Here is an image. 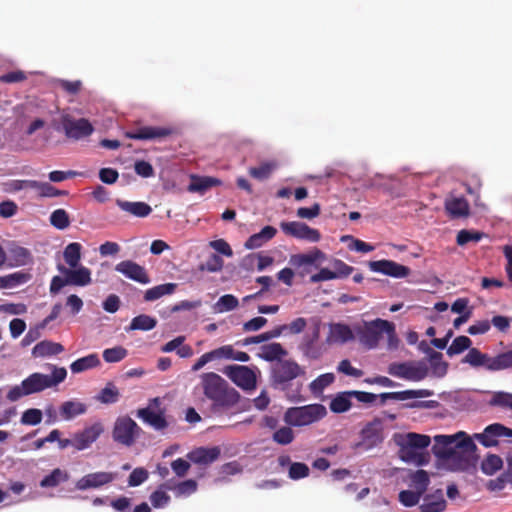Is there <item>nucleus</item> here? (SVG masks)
Returning a JSON list of instances; mask_svg holds the SVG:
<instances>
[{"mask_svg": "<svg viewBox=\"0 0 512 512\" xmlns=\"http://www.w3.org/2000/svg\"><path fill=\"white\" fill-rule=\"evenodd\" d=\"M86 411V405L79 401H65L60 406V415L64 420H71L78 415L84 414Z\"/></svg>", "mask_w": 512, "mask_h": 512, "instance_id": "c9c22d12", "label": "nucleus"}, {"mask_svg": "<svg viewBox=\"0 0 512 512\" xmlns=\"http://www.w3.org/2000/svg\"><path fill=\"white\" fill-rule=\"evenodd\" d=\"M319 336V328L316 327L311 334H307L303 337L299 344V350L306 358L316 360L322 356L323 349L318 343Z\"/></svg>", "mask_w": 512, "mask_h": 512, "instance_id": "6ab92c4d", "label": "nucleus"}, {"mask_svg": "<svg viewBox=\"0 0 512 512\" xmlns=\"http://www.w3.org/2000/svg\"><path fill=\"white\" fill-rule=\"evenodd\" d=\"M221 454V450L218 446L214 447H199L187 454V458L199 465H208L216 461Z\"/></svg>", "mask_w": 512, "mask_h": 512, "instance_id": "b1692460", "label": "nucleus"}, {"mask_svg": "<svg viewBox=\"0 0 512 512\" xmlns=\"http://www.w3.org/2000/svg\"><path fill=\"white\" fill-rule=\"evenodd\" d=\"M43 414L40 409L30 408L23 412L21 423L24 425H37L42 421Z\"/></svg>", "mask_w": 512, "mask_h": 512, "instance_id": "0e129e2a", "label": "nucleus"}, {"mask_svg": "<svg viewBox=\"0 0 512 512\" xmlns=\"http://www.w3.org/2000/svg\"><path fill=\"white\" fill-rule=\"evenodd\" d=\"M477 447L464 432L434 436L433 454L453 471H465L476 463Z\"/></svg>", "mask_w": 512, "mask_h": 512, "instance_id": "f257e3e1", "label": "nucleus"}, {"mask_svg": "<svg viewBox=\"0 0 512 512\" xmlns=\"http://www.w3.org/2000/svg\"><path fill=\"white\" fill-rule=\"evenodd\" d=\"M142 429L129 416L118 417L112 430L113 440L126 447H131L139 437Z\"/></svg>", "mask_w": 512, "mask_h": 512, "instance_id": "0eeeda50", "label": "nucleus"}, {"mask_svg": "<svg viewBox=\"0 0 512 512\" xmlns=\"http://www.w3.org/2000/svg\"><path fill=\"white\" fill-rule=\"evenodd\" d=\"M326 414V408L322 404H310L288 408L284 420L290 426L301 427L319 421Z\"/></svg>", "mask_w": 512, "mask_h": 512, "instance_id": "423d86ee", "label": "nucleus"}, {"mask_svg": "<svg viewBox=\"0 0 512 512\" xmlns=\"http://www.w3.org/2000/svg\"><path fill=\"white\" fill-rule=\"evenodd\" d=\"M203 394L212 401L211 409L217 413L233 408L240 400V394L230 387L226 380L215 372L200 376Z\"/></svg>", "mask_w": 512, "mask_h": 512, "instance_id": "f03ea898", "label": "nucleus"}, {"mask_svg": "<svg viewBox=\"0 0 512 512\" xmlns=\"http://www.w3.org/2000/svg\"><path fill=\"white\" fill-rule=\"evenodd\" d=\"M57 269L68 278L69 285L86 286L91 283V271L85 266L78 265L76 268H66L59 264Z\"/></svg>", "mask_w": 512, "mask_h": 512, "instance_id": "aec40b11", "label": "nucleus"}, {"mask_svg": "<svg viewBox=\"0 0 512 512\" xmlns=\"http://www.w3.org/2000/svg\"><path fill=\"white\" fill-rule=\"evenodd\" d=\"M100 363L101 362L98 355L96 353H92L72 362L70 369L73 373H81L83 371L98 367Z\"/></svg>", "mask_w": 512, "mask_h": 512, "instance_id": "58836bf2", "label": "nucleus"}, {"mask_svg": "<svg viewBox=\"0 0 512 512\" xmlns=\"http://www.w3.org/2000/svg\"><path fill=\"white\" fill-rule=\"evenodd\" d=\"M412 487L422 495L427 491L430 484L429 474L425 470H417L411 476Z\"/></svg>", "mask_w": 512, "mask_h": 512, "instance_id": "8fccbe9b", "label": "nucleus"}, {"mask_svg": "<svg viewBox=\"0 0 512 512\" xmlns=\"http://www.w3.org/2000/svg\"><path fill=\"white\" fill-rule=\"evenodd\" d=\"M221 183V180L215 177L192 175L187 190L192 193L204 194L210 188L220 186Z\"/></svg>", "mask_w": 512, "mask_h": 512, "instance_id": "cd10ccee", "label": "nucleus"}, {"mask_svg": "<svg viewBox=\"0 0 512 512\" xmlns=\"http://www.w3.org/2000/svg\"><path fill=\"white\" fill-rule=\"evenodd\" d=\"M148 471L142 467L135 468L129 475L128 485L131 487L139 486L148 479Z\"/></svg>", "mask_w": 512, "mask_h": 512, "instance_id": "338daca9", "label": "nucleus"}, {"mask_svg": "<svg viewBox=\"0 0 512 512\" xmlns=\"http://www.w3.org/2000/svg\"><path fill=\"white\" fill-rule=\"evenodd\" d=\"M423 495L416 490H402L398 495L399 502L405 507L417 505Z\"/></svg>", "mask_w": 512, "mask_h": 512, "instance_id": "bf43d9fd", "label": "nucleus"}, {"mask_svg": "<svg viewBox=\"0 0 512 512\" xmlns=\"http://www.w3.org/2000/svg\"><path fill=\"white\" fill-rule=\"evenodd\" d=\"M286 354L287 352L280 343H270L261 347L260 357L266 361H274Z\"/></svg>", "mask_w": 512, "mask_h": 512, "instance_id": "c03bdc74", "label": "nucleus"}, {"mask_svg": "<svg viewBox=\"0 0 512 512\" xmlns=\"http://www.w3.org/2000/svg\"><path fill=\"white\" fill-rule=\"evenodd\" d=\"M197 482L193 479H188L175 484L174 486H168V489L175 492L177 496L190 495L197 490Z\"/></svg>", "mask_w": 512, "mask_h": 512, "instance_id": "13d9d810", "label": "nucleus"}, {"mask_svg": "<svg viewBox=\"0 0 512 512\" xmlns=\"http://www.w3.org/2000/svg\"><path fill=\"white\" fill-rule=\"evenodd\" d=\"M34 189L38 191L40 197H58L67 194L66 191L59 190L47 182L37 181V185Z\"/></svg>", "mask_w": 512, "mask_h": 512, "instance_id": "680f3d73", "label": "nucleus"}, {"mask_svg": "<svg viewBox=\"0 0 512 512\" xmlns=\"http://www.w3.org/2000/svg\"><path fill=\"white\" fill-rule=\"evenodd\" d=\"M114 479L115 474L112 472L99 471L89 473L78 479L75 484V487L77 490L80 491H85L88 489H97L113 482Z\"/></svg>", "mask_w": 512, "mask_h": 512, "instance_id": "dca6fc26", "label": "nucleus"}, {"mask_svg": "<svg viewBox=\"0 0 512 512\" xmlns=\"http://www.w3.org/2000/svg\"><path fill=\"white\" fill-rule=\"evenodd\" d=\"M275 167L274 162H264L258 167H251L249 169V175L257 180H265L270 177Z\"/></svg>", "mask_w": 512, "mask_h": 512, "instance_id": "603ef678", "label": "nucleus"}, {"mask_svg": "<svg viewBox=\"0 0 512 512\" xmlns=\"http://www.w3.org/2000/svg\"><path fill=\"white\" fill-rule=\"evenodd\" d=\"M503 466L502 458L496 454H489L481 463V470L486 475H493Z\"/></svg>", "mask_w": 512, "mask_h": 512, "instance_id": "49530a36", "label": "nucleus"}, {"mask_svg": "<svg viewBox=\"0 0 512 512\" xmlns=\"http://www.w3.org/2000/svg\"><path fill=\"white\" fill-rule=\"evenodd\" d=\"M352 329L344 323H332L329 325L327 342L330 344H344L354 340Z\"/></svg>", "mask_w": 512, "mask_h": 512, "instance_id": "a878e982", "label": "nucleus"}, {"mask_svg": "<svg viewBox=\"0 0 512 512\" xmlns=\"http://www.w3.org/2000/svg\"><path fill=\"white\" fill-rule=\"evenodd\" d=\"M128 354V351L122 346L108 348L103 351V359L108 363H116L123 360Z\"/></svg>", "mask_w": 512, "mask_h": 512, "instance_id": "052dcab7", "label": "nucleus"}, {"mask_svg": "<svg viewBox=\"0 0 512 512\" xmlns=\"http://www.w3.org/2000/svg\"><path fill=\"white\" fill-rule=\"evenodd\" d=\"M174 133L173 128L165 126H138L125 132V137L132 140H161Z\"/></svg>", "mask_w": 512, "mask_h": 512, "instance_id": "9b49d317", "label": "nucleus"}, {"mask_svg": "<svg viewBox=\"0 0 512 512\" xmlns=\"http://www.w3.org/2000/svg\"><path fill=\"white\" fill-rule=\"evenodd\" d=\"M334 380L335 376L333 373L321 374L310 383L309 388L313 394L319 395L325 388L330 386Z\"/></svg>", "mask_w": 512, "mask_h": 512, "instance_id": "09e8293b", "label": "nucleus"}, {"mask_svg": "<svg viewBox=\"0 0 512 512\" xmlns=\"http://www.w3.org/2000/svg\"><path fill=\"white\" fill-rule=\"evenodd\" d=\"M382 419L376 417L371 422L367 423L361 430V436L365 443L369 446H375L382 442Z\"/></svg>", "mask_w": 512, "mask_h": 512, "instance_id": "bb28decb", "label": "nucleus"}, {"mask_svg": "<svg viewBox=\"0 0 512 512\" xmlns=\"http://www.w3.org/2000/svg\"><path fill=\"white\" fill-rule=\"evenodd\" d=\"M81 249V244L77 242H72L65 247L63 258L69 267L76 268L79 265L81 260Z\"/></svg>", "mask_w": 512, "mask_h": 512, "instance_id": "a19ab883", "label": "nucleus"}, {"mask_svg": "<svg viewBox=\"0 0 512 512\" xmlns=\"http://www.w3.org/2000/svg\"><path fill=\"white\" fill-rule=\"evenodd\" d=\"M325 259V254L318 248H313L308 253L295 254L290 258V263L296 267L312 265L319 260Z\"/></svg>", "mask_w": 512, "mask_h": 512, "instance_id": "2f4dec72", "label": "nucleus"}, {"mask_svg": "<svg viewBox=\"0 0 512 512\" xmlns=\"http://www.w3.org/2000/svg\"><path fill=\"white\" fill-rule=\"evenodd\" d=\"M11 267L25 266L32 261L31 253L27 248L15 246L9 249Z\"/></svg>", "mask_w": 512, "mask_h": 512, "instance_id": "e433bc0d", "label": "nucleus"}, {"mask_svg": "<svg viewBox=\"0 0 512 512\" xmlns=\"http://www.w3.org/2000/svg\"><path fill=\"white\" fill-rule=\"evenodd\" d=\"M63 132L67 139L81 141L89 138L94 132V126L86 118H74L64 115L61 118Z\"/></svg>", "mask_w": 512, "mask_h": 512, "instance_id": "6e6552de", "label": "nucleus"}, {"mask_svg": "<svg viewBox=\"0 0 512 512\" xmlns=\"http://www.w3.org/2000/svg\"><path fill=\"white\" fill-rule=\"evenodd\" d=\"M157 320L154 317H151L146 314H141L134 317L130 323V326L126 329L129 330H142L149 331L156 327Z\"/></svg>", "mask_w": 512, "mask_h": 512, "instance_id": "37998d69", "label": "nucleus"}, {"mask_svg": "<svg viewBox=\"0 0 512 512\" xmlns=\"http://www.w3.org/2000/svg\"><path fill=\"white\" fill-rule=\"evenodd\" d=\"M273 440L280 445H288L294 440V432L290 427H282L273 434Z\"/></svg>", "mask_w": 512, "mask_h": 512, "instance_id": "69168bd1", "label": "nucleus"}, {"mask_svg": "<svg viewBox=\"0 0 512 512\" xmlns=\"http://www.w3.org/2000/svg\"><path fill=\"white\" fill-rule=\"evenodd\" d=\"M491 404L512 410V394L506 392H498L493 396Z\"/></svg>", "mask_w": 512, "mask_h": 512, "instance_id": "774afa93", "label": "nucleus"}, {"mask_svg": "<svg viewBox=\"0 0 512 512\" xmlns=\"http://www.w3.org/2000/svg\"><path fill=\"white\" fill-rule=\"evenodd\" d=\"M238 305L239 301L234 295L226 294L218 299L213 306V310L215 313H224L234 310Z\"/></svg>", "mask_w": 512, "mask_h": 512, "instance_id": "a18cd8bd", "label": "nucleus"}, {"mask_svg": "<svg viewBox=\"0 0 512 512\" xmlns=\"http://www.w3.org/2000/svg\"><path fill=\"white\" fill-rule=\"evenodd\" d=\"M463 362L472 367H484L489 371H500L512 368V350L500 353L494 357L482 353L477 348H470Z\"/></svg>", "mask_w": 512, "mask_h": 512, "instance_id": "20e7f679", "label": "nucleus"}, {"mask_svg": "<svg viewBox=\"0 0 512 512\" xmlns=\"http://www.w3.org/2000/svg\"><path fill=\"white\" fill-rule=\"evenodd\" d=\"M177 288L176 283H165L161 285L154 286L148 290H146L144 294L145 301H155L162 296L170 295L174 293Z\"/></svg>", "mask_w": 512, "mask_h": 512, "instance_id": "ea45409f", "label": "nucleus"}, {"mask_svg": "<svg viewBox=\"0 0 512 512\" xmlns=\"http://www.w3.org/2000/svg\"><path fill=\"white\" fill-rule=\"evenodd\" d=\"M104 429L101 423H94L82 431L75 433L74 448L78 451L89 448L103 433Z\"/></svg>", "mask_w": 512, "mask_h": 512, "instance_id": "a211bd4d", "label": "nucleus"}, {"mask_svg": "<svg viewBox=\"0 0 512 512\" xmlns=\"http://www.w3.org/2000/svg\"><path fill=\"white\" fill-rule=\"evenodd\" d=\"M116 204L121 210L140 218L147 217L152 212L151 206L145 202H129L118 199Z\"/></svg>", "mask_w": 512, "mask_h": 512, "instance_id": "7c9ffc66", "label": "nucleus"}, {"mask_svg": "<svg viewBox=\"0 0 512 512\" xmlns=\"http://www.w3.org/2000/svg\"><path fill=\"white\" fill-rule=\"evenodd\" d=\"M399 457L404 462L414 463L418 466L425 465L428 462V454L423 451H417L404 441L400 445Z\"/></svg>", "mask_w": 512, "mask_h": 512, "instance_id": "c85d7f7f", "label": "nucleus"}, {"mask_svg": "<svg viewBox=\"0 0 512 512\" xmlns=\"http://www.w3.org/2000/svg\"><path fill=\"white\" fill-rule=\"evenodd\" d=\"M434 394L429 389H418V390H404L397 392H385L381 393L378 397L380 398V404L383 405L387 400L404 401L408 399L425 398L430 397Z\"/></svg>", "mask_w": 512, "mask_h": 512, "instance_id": "393cba45", "label": "nucleus"}, {"mask_svg": "<svg viewBox=\"0 0 512 512\" xmlns=\"http://www.w3.org/2000/svg\"><path fill=\"white\" fill-rule=\"evenodd\" d=\"M50 223L53 227L64 230L70 225L69 215L66 210L62 208L56 209L50 215Z\"/></svg>", "mask_w": 512, "mask_h": 512, "instance_id": "864d4df0", "label": "nucleus"}, {"mask_svg": "<svg viewBox=\"0 0 512 512\" xmlns=\"http://www.w3.org/2000/svg\"><path fill=\"white\" fill-rule=\"evenodd\" d=\"M115 270L126 278L131 279L140 284L150 283V277L146 269L132 260H124L115 266Z\"/></svg>", "mask_w": 512, "mask_h": 512, "instance_id": "f3484780", "label": "nucleus"}, {"mask_svg": "<svg viewBox=\"0 0 512 512\" xmlns=\"http://www.w3.org/2000/svg\"><path fill=\"white\" fill-rule=\"evenodd\" d=\"M30 279L31 275L23 271L0 276V289L14 288L27 283Z\"/></svg>", "mask_w": 512, "mask_h": 512, "instance_id": "f704fd0d", "label": "nucleus"}, {"mask_svg": "<svg viewBox=\"0 0 512 512\" xmlns=\"http://www.w3.org/2000/svg\"><path fill=\"white\" fill-rule=\"evenodd\" d=\"M512 438V429L500 423L488 425L480 434H475V438L485 447L498 445V438Z\"/></svg>", "mask_w": 512, "mask_h": 512, "instance_id": "2eb2a0df", "label": "nucleus"}, {"mask_svg": "<svg viewBox=\"0 0 512 512\" xmlns=\"http://www.w3.org/2000/svg\"><path fill=\"white\" fill-rule=\"evenodd\" d=\"M410 447L416 449L417 451H423L427 448L431 442L430 437L427 435L417 434V433H408L404 439Z\"/></svg>", "mask_w": 512, "mask_h": 512, "instance_id": "3c124183", "label": "nucleus"}, {"mask_svg": "<svg viewBox=\"0 0 512 512\" xmlns=\"http://www.w3.org/2000/svg\"><path fill=\"white\" fill-rule=\"evenodd\" d=\"M371 271L381 273L396 279L406 278L410 275L409 267L399 264L393 260L370 261L368 264Z\"/></svg>", "mask_w": 512, "mask_h": 512, "instance_id": "4468645a", "label": "nucleus"}, {"mask_svg": "<svg viewBox=\"0 0 512 512\" xmlns=\"http://www.w3.org/2000/svg\"><path fill=\"white\" fill-rule=\"evenodd\" d=\"M67 371L64 367L53 366L52 375L33 373L25 378L20 386L12 387L7 399L11 402L18 401L21 397L41 392L47 388L57 386L66 379Z\"/></svg>", "mask_w": 512, "mask_h": 512, "instance_id": "7ed1b4c3", "label": "nucleus"}, {"mask_svg": "<svg viewBox=\"0 0 512 512\" xmlns=\"http://www.w3.org/2000/svg\"><path fill=\"white\" fill-rule=\"evenodd\" d=\"M64 351L63 345L60 343L44 340L39 343H37L33 350L32 355L34 357H46V356H52L57 355Z\"/></svg>", "mask_w": 512, "mask_h": 512, "instance_id": "72a5a7b5", "label": "nucleus"}, {"mask_svg": "<svg viewBox=\"0 0 512 512\" xmlns=\"http://www.w3.org/2000/svg\"><path fill=\"white\" fill-rule=\"evenodd\" d=\"M280 228L285 234L308 242H318L321 238V234L317 229L311 228L303 222H281Z\"/></svg>", "mask_w": 512, "mask_h": 512, "instance_id": "ddd939ff", "label": "nucleus"}, {"mask_svg": "<svg viewBox=\"0 0 512 512\" xmlns=\"http://www.w3.org/2000/svg\"><path fill=\"white\" fill-rule=\"evenodd\" d=\"M446 213L452 219L466 218L470 215V206L463 196H449L445 199Z\"/></svg>", "mask_w": 512, "mask_h": 512, "instance_id": "412c9836", "label": "nucleus"}, {"mask_svg": "<svg viewBox=\"0 0 512 512\" xmlns=\"http://www.w3.org/2000/svg\"><path fill=\"white\" fill-rule=\"evenodd\" d=\"M425 353L428 355L433 375L439 378L444 377L447 374L448 363L442 360V353L437 352L430 347H427Z\"/></svg>", "mask_w": 512, "mask_h": 512, "instance_id": "473e14b6", "label": "nucleus"}, {"mask_svg": "<svg viewBox=\"0 0 512 512\" xmlns=\"http://www.w3.org/2000/svg\"><path fill=\"white\" fill-rule=\"evenodd\" d=\"M224 261L216 253L211 254L207 260L199 265L200 271L218 272L222 270Z\"/></svg>", "mask_w": 512, "mask_h": 512, "instance_id": "4d7b16f0", "label": "nucleus"}, {"mask_svg": "<svg viewBox=\"0 0 512 512\" xmlns=\"http://www.w3.org/2000/svg\"><path fill=\"white\" fill-rule=\"evenodd\" d=\"M276 233L277 229L273 226H265L260 232L251 235L246 240L244 246L247 249L259 248L271 240L276 235Z\"/></svg>", "mask_w": 512, "mask_h": 512, "instance_id": "c756f323", "label": "nucleus"}, {"mask_svg": "<svg viewBox=\"0 0 512 512\" xmlns=\"http://www.w3.org/2000/svg\"><path fill=\"white\" fill-rule=\"evenodd\" d=\"M484 236L485 234L483 232L463 229L458 232L456 242L459 246H464L469 242L477 243Z\"/></svg>", "mask_w": 512, "mask_h": 512, "instance_id": "6e6d98bb", "label": "nucleus"}, {"mask_svg": "<svg viewBox=\"0 0 512 512\" xmlns=\"http://www.w3.org/2000/svg\"><path fill=\"white\" fill-rule=\"evenodd\" d=\"M223 373L244 390H252L256 387V375L247 366L230 365L224 368Z\"/></svg>", "mask_w": 512, "mask_h": 512, "instance_id": "9d476101", "label": "nucleus"}, {"mask_svg": "<svg viewBox=\"0 0 512 512\" xmlns=\"http://www.w3.org/2000/svg\"><path fill=\"white\" fill-rule=\"evenodd\" d=\"M137 417L156 431H163L168 427V421L165 418L164 411L155 412L150 406L138 409Z\"/></svg>", "mask_w": 512, "mask_h": 512, "instance_id": "4be33fe9", "label": "nucleus"}, {"mask_svg": "<svg viewBox=\"0 0 512 512\" xmlns=\"http://www.w3.org/2000/svg\"><path fill=\"white\" fill-rule=\"evenodd\" d=\"M309 467L302 462H293L288 471V476L292 480H299L309 476Z\"/></svg>", "mask_w": 512, "mask_h": 512, "instance_id": "e2e57ef3", "label": "nucleus"}, {"mask_svg": "<svg viewBox=\"0 0 512 512\" xmlns=\"http://www.w3.org/2000/svg\"><path fill=\"white\" fill-rule=\"evenodd\" d=\"M472 341L467 336H458L452 344L447 348V354L449 356L457 355L470 348Z\"/></svg>", "mask_w": 512, "mask_h": 512, "instance_id": "5fc2aeb1", "label": "nucleus"}, {"mask_svg": "<svg viewBox=\"0 0 512 512\" xmlns=\"http://www.w3.org/2000/svg\"><path fill=\"white\" fill-rule=\"evenodd\" d=\"M421 498L423 502L419 505L420 512H443L446 508V500L441 489L428 494L424 493Z\"/></svg>", "mask_w": 512, "mask_h": 512, "instance_id": "5701e85b", "label": "nucleus"}, {"mask_svg": "<svg viewBox=\"0 0 512 512\" xmlns=\"http://www.w3.org/2000/svg\"><path fill=\"white\" fill-rule=\"evenodd\" d=\"M386 333L389 340L396 338L395 326L392 322L377 318L370 322H365L364 327L359 331V339L367 348H376L382 337Z\"/></svg>", "mask_w": 512, "mask_h": 512, "instance_id": "39448f33", "label": "nucleus"}, {"mask_svg": "<svg viewBox=\"0 0 512 512\" xmlns=\"http://www.w3.org/2000/svg\"><path fill=\"white\" fill-rule=\"evenodd\" d=\"M392 376L410 381H421L428 375V367L423 362L413 363H392L388 368Z\"/></svg>", "mask_w": 512, "mask_h": 512, "instance_id": "1a4fd4ad", "label": "nucleus"}, {"mask_svg": "<svg viewBox=\"0 0 512 512\" xmlns=\"http://www.w3.org/2000/svg\"><path fill=\"white\" fill-rule=\"evenodd\" d=\"M68 479L69 474L66 471L56 468L40 481V486L42 488H54L60 483L66 482Z\"/></svg>", "mask_w": 512, "mask_h": 512, "instance_id": "79ce46f5", "label": "nucleus"}, {"mask_svg": "<svg viewBox=\"0 0 512 512\" xmlns=\"http://www.w3.org/2000/svg\"><path fill=\"white\" fill-rule=\"evenodd\" d=\"M120 393L113 383H108L96 396V399L103 404H113L119 399Z\"/></svg>", "mask_w": 512, "mask_h": 512, "instance_id": "de8ad7c7", "label": "nucleus"}, {"mask_svg": "<svg viewBox=\"0 0 512 512\" xmlns=\"http://www.w3.org/2000/svg\"><path fill=\"white\" fill-rule=\"evenodd\" d=\"M350 391L338 393L330 402L329 408L333 413H344L352 407Z\"/></svg>", "mask_w": 512, "mask_h": 512, "instance_id": "4c0bfd02", "label": "nucleus"}, {"mask_svg": "<svg viewBox=\"0 0 512 512\" xmlns=\"http://www.w3.org/2000/svg\"><path fill=\"white\" fill-rule=\"evenodd\" d=\"M305 371L295 361L285 360L280 362L273 370V382L286 389L289 382L304 375Z\"/></svg>", "mask_w": 512, "mask_h": 512, "instance_id": "f8f14e48", "label": "nucleus"}]
</instances>
